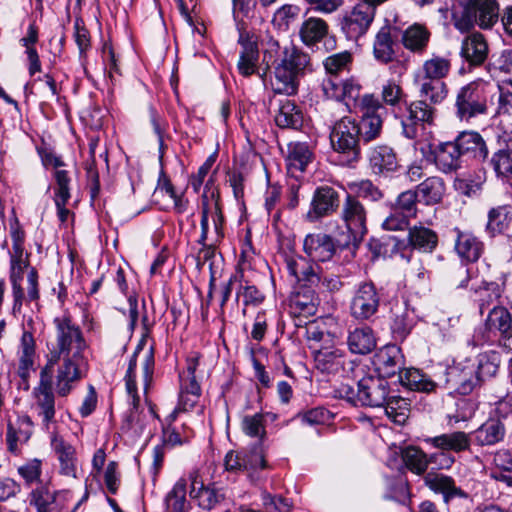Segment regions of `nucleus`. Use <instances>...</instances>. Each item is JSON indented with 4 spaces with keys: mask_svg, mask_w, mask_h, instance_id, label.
<instances>
[{
    "mask_svg": "<svg viewBox=\"0 0 512 512\" xmlns=\"http://www.w3.org/2000/svg\"><path fill=\"white\" fill-rule=\"evenodd\" d=\"M408 241L413 248L431 253L437 246L438 236L430 228L423 225H415L409 229Z\"/></svg>",
    "mask_w": 512,
    "mask_h": 512,
    "instance_id": "nucleus-39",
    "label": "nucleus"
},
{
    "mask_svg": "<svg viewBox=\"0 0 512 512\" xmlns=\"http://www.w3.org/2000/svg\"><path fill=\"white\" fill-rule=\"evenodd\" d=\"M486 328L499 334V344L512 350V317L509 311L502 306L494 307L486 319Z\"/></svg>",
    "mask_w": 512,
    "mask_h": 512,
    "instance_id": "nucleus-20",
    "label": "nucleus"
},
{
    "mask_svg": "<svg viewBox=\"0 0 512 512\" xmlns=\"http://www.w3.org/2000/svg\"><path fill=\"white\" fill-rule=\"evenodd\" d=\"M455 249L462 259L475 262L481 256L483 244L472 233L457 230Z\"/></svg>",
    "mask_w": 512,
    "mask_h": 512,
    "instance_id": "nucleus-38",
    "label": "nucleus"
},
{
    "mask_svg": "<svg viewBox=\"0 0 512 512\" xmlns=\"http://www.w3.org/2000/svg\"><path fill=\"white\" fill-rule=\"evenodd\" d=\"M424 482L432 491L441 493L445 501L464 496V493L456 486L455 481L450 476L430 472L424 476Z\"/></svg>",
    "mask_w": 512,
    "mask_h": 512,
    "instance_id": "nucleus-37",
    "label": "nucleus"
},
{
    "mask_svg": "<svg viewBox=\"0 0 512 512\" xmlns=\"http://www.w3.org/2000/svg\"><path fill=\"white\" fill-rule=\"evenodd\" d=\"M490 165L496 176L501 179H512V151L501 148L492 154Z\"/></svg>",
    "mask_w": 512,
    "mask_h": 512,
    "instance_id": "nucleus-53",
    "label": "nucleus"
},
{
    "mask_svg": "<svg viewBox=\"0 0 512 512\" xmlns=\"http://www.w3.org/2000/svg\"><path fill=\"white\" fill-rule=\"evenodd\" d=\"M33 433V422L28 416H20L7 426L6 443L11 453L18 454Z\"/></svg>",
    "mask_w": 512,
    "mask_h": 512,
    "instance_id": "nucleus-24",
    "label": "nucleus"
},
{
    "mask_svg": "<svg viewBox=\"0 0 512 512\" xmlns=\"http://www.w3.org/2000/svg\"><path fill=\"white\" fill-rule=\"evenodd\" d=\"M341 217L354 242L361 241L367 233V211L354 196L347 195L342 204Z\"/></svg>",
    "mask_w": 512,
    "mask_h": 512,
    "instance_id": "nucleus-15",
    "label": "nucleus"
},
{
    "mask_svg": "<svg viewBox=\"0 0 512 512\" xmlns=\"http://www.w3.org/2000/svg\"><path fill=\"white\" fill-rule=\"evenodd\" d=\"M189 480L191 482L190 496L197 501L201 508L212 509L224 498L220 491L204 486L198 471L191 472Z\"/></svg>",
    "mask_w": 512,
    "mask_h": 512,
    "instance_id": "nucleus-29",
    "label": "nucleus"
},
{
    "mask_svg": "<svg viewBox=\"0 0 512 512\" xmlns=\"http://www.w3.org/2000/svg\"><path fill=\"white\" fill-rule=\"evenodd\" d=\"M432 155L436 167L444 173L456 171L461 166L462 154L455 140L439 143L432 150Z\"/></svg>",
    "mask_w": 512,
    "mask_h": 512,
    "instance_id": "nucleus-26",
    "label": "nucleus"
},
{
    "mask_svg": "<svg viewBox=\"0 0 512 512\" xmlns=\"http://www.w3.org/2000/svg\"><path fill=\"white\" fill-rule=\"evenodd\" d=\"M201 235L199 242L203 244L197 256V265L201 269L208 265L211 276L214 275V264L216 257L215 244L223 238V215L220 208L219 196L212 191L202 195L201 202Z\"/></svg>",
    "mask_w": 512,
    "mask_h": 512,
    "instance_id": "nucleus-3",
    "label": "nucleus"
},
{
    "mask_svg": "<svg viewBox=\"0 0 512 512\" xmlns=\"http://www.w3.org/2000/svg\"><path fill=\"white\" fill-rule=\"evenodd\" d=\"M351 62V54L347 51L333 54L324 61V67L329 75H337Z\"/></svg>",
    "mask_w": 512,
    "mask_h": 512,
    "instance_id": "nucleus-62",
    "label": "nucleus"
},
{
    "mask_svg": "<svg viewBox=\"0 0 512 512\" xmlns=\"http://www.w3.org/2000/svg\"><path fill=\"white\" fill-rule=\"evenodd\" d=\"M493 470L491 477L497 481L512 486V454L507 449L494 452L492 460Z\"/></svg>",
    "mask_w": 512,
    "mask_h": 512,
    "instance_id": "nucleus-40",
    "label": "nucleus"
},
{
    "mask_svg": "<svg viewBox=\"0 0 512 512\" xmlns=\"http://www.w3.org/2000/svg\"><path fill=\"white\" fill-rule=\"evenodd\" d=\"M417 192L406 190L398 195L392 209L395 212L406 215L407 217H415L417 212Z\"/></svg>",
    "mask_w": 512,
    "mask_h": 512,
    "instance_id": "nucleus-57",
    "label": "nucleus"
},
{
    "mask_svg": "<svg viewBox=\"0 0 512 512\" xmlns=\"http://www.w3.org/2000/svg\"><path fill=\"white\" fill-rule=\"evenodd\" d=\"M35 354L34 337L30 332L25 331L21 336L18 350V375L23 380H26L29 377L30 371L34 369Z\"/></svg>",
    "mask_w": 512,
    "mask_h": 512,
    "instance_id": "nucleus-36",
    "label": "nucleus"
},
{
    "mask_svg": "<svg viewBox=\"0 0 512 512\" xmlns=\"http://www.w3.org/2000/svg\"><path fill=\"white\" fill-rule=\"evenodd\" d=\"M67 493H54L47 487L41 486L31 493L30 504L34 505L37 512H53L60 497H65Z\"/></svg>",
    "mask_w": 512,
    "mask_h": 512,
    "instance_id": "nucleus-49",
    "label": "nucleus"
},
{
    "mask_svg": "<svg viewBox=\"0 0 512 512\" xmlns=\"http://www.w3.org/2000/svg\"><path fill=\"white\" fill-rule=\"evenodd\" d=\"M392 28L388 25L383 26L376 34L373 43L374 58L383 64L392 62L395 58V48L397 46L391 35Z\"/></svg>",
    "mask_w": 512,
    "mask_h": 512,
    "instance_id": "nucleus-32",
    "label": "nucleus"
},
{
    "mask_svg": "<svg viewBox=\"0 0 512 512\" xmlns=\"http://www.w3.org/2000/svg\"><path fill=\"white\" fill-rule=\"evenodd\" d=\"M309 57L293 46L285 47L282 58L274 69L272 87L276 93L292 95L296 93L298 74L308 65Z\"/></svg>",
    "mask_w": 512,
    "mask_h": 512,
    "instance_id": "nucleus-4",
    "label": "nucleus"
},
{
    "mask_svg": "<svg viewBox=\"0 0 512 512\" xmlns=\"http://www.w3.org/2000/svg\"><path fill=\"white\" fill-rule=\"evenodd\" d=\"M402 459L406 467L417 475H422L430 463V456L415 446H409L402 450Z\"/></svg>",
    "mask_w": 512,
    "mask_h": 512,
    "instance_id": "nucleus-50",
    "label": "nucleus"
},
{
    "mask_svg": "<svg viewBox=\"0 0 512 512\" xmlns=\"http://www.w3.org/2000/svg\"><path fill=\"white\" fill-rule=\"evenodd\" d=\"M56 187L54 188V202L57 207L58 217L61 222H65L69 215V210L66 209L70 194V182L71 179L68 175V171L59 170L55 173Z\"/></svg>",
    "mask_w": 512,
    "mask_h": 512,
    "instance_id": "nucleus-34",
    "label": "nucleus"
},
{
    "mask_svg": "<svg viewBox=\"0 0 512 512\" xmlns=\"http://www.w3.org/2000/svg\"><path fill=\"white\" fill-rule=\"evenodd\" d=\"M380 296L371 282L361 283L350 302V313L356 320L371 319L378 311Z\"/></svg>",
    "mask_w": 512,
    "mask_h": 512,
    "instance_id": "nucleus-13",
    "label": "nucleus"
},
{
    "mask_svg": "<svg viewBox=\"0 0 512 512\" xmlns=\"http://www.w3.org/2000/svg\"><path fill=\"white\" fill-rule=\"evenodd\" d=\"M348 346L351 352L366 354L376 346V340L370 327H359L349 333Z\"/></svg>",
    "mask_w": 512,
    "mask_h": 512,
    "instance_id": "nucleus-41",
    "label": "nucleus"
},
{
    "mask_svg": "<svg viewBox=\"0 0 512 512\" xmlns=\"http://www.w3.org/2000/svg\"><path fill=\"white\" fill-rule=\"evenodd\" d=\"M53 369L44 367L40 373V383L34 388L35 409L42 424L48 430L55 421V397L52 392Z\"/></svg>",
    "mask_w": 512,
    "mask_h": 512,
    "instance_id": "nucleus-11",
    "label": "nucleus"
},
{
    "mask_svg": "<svg viewBox=\"0 0 512 512\" xmlns=\"http://www.w3.org/2000/svg\"><path fill=\"white\" fill-rule=\"evenodd\" d=\"M450 70V62L441 57H433L423 64L425 79L437 80L444 78Z\"/></svg>",
    "mask_w": 512,
    "mask_h": 512,
    "instance_id": "nucleus-56",
    "label": "nucleus"
},
{
    "mask_svg": "<svg viewBox=\"0 0 512 512\" xmlns=\"http://www.w3.org/2000/svg\"><path fill=\"white\" fill-rule=\"evenodd\" d=\"M360 130L356 121L350 117H343L337 121L330 133V142L334 151L347 154L351 160L359 155L358 142Z\"/></svg>",
    "mask_w": 512,
    "mask_h": 512,
    "instance_id": "nucleus-10",
    "label": "nucleus"
},
{
    "mask_svg": "<svg viewBox=\"0 0 512 512\" xmlns=\"http://www.w3.org/2000/svg\"><path fill=\"white\" fill-rule=\"evenodd\" d=\"M27 277V299L30 301L39 298L38 291V274L35 268L30 266L28 253H10V272L9 280L12 286V294L14 298L13 309H20L25 299L22 281L24 276Z\"/></svg>",
    "mask_w": 512,
    "mask_h": 512,
    "instance_id": "nucleus-7",
    "label": "nucleus"
},
{
    "mask_svg": "<svg viewBox=\"0 0 512 512\" xmlns=\"http://www.w3.org/2000/svg\"><path fill=\"white\" fill-rule=\"evenodd\" d=\"M349 188L358 197L376 202L382 199V192L370 180H361L349 184Z\"/></svg>",
    "mask_w": 512,
    "mask_h": 512,
    "instance_id": "nucleus-58",
    "label": "nucleus"
},
{
    "mask_svg": "<svg viewBox=\"0 0 512 512\" xmlns=\"http://www.w3.org/2000/svg\"><path fill=\"white\" fill-rule=\"evenodd\" d=\"M312 158V149L306 142L296 141L288 144L286 162L291 173L294 171L303 172Z\"/></svg>",
    "mask_w": 512,
    "mask_h": 512,
    "instance_id": "nucleus-35",
    "label": "nucleus"
},
{
    "mask_svg": "<svg viewBox=\"0 0 512 512\" xmlns=\"http://www.w3.org/2000/svg\"><path fill=\"white\" fill-rule=\"evenodd\" d=\"M302 113L290 100L281 102L275 115V123L280 128H298L302 124Z\"/></svg>",
    "mask_w": 512,
    "mask_h": 512,
    "instance_id": "nucleus-47",
    "label": "nucleus"
},
{
    "mask_svg": "<svg viewBox=\"0 0 512 512\" xmlns=\"http://www.w3.org/2000/svg\"><path fill=\"white\" fill-rule=\"evenodd\" d=\"M242 430L250 437L262 439L266 434L262 414L256 413L254 415L245 416L242 420Z\"/></svg>",
    "mask_w": 512,
    "mask_h": 512,
    "instance_id": "nucleus-60",
    "label": "nucleus"
},
{
    "mask_svg": "<svg viewBox=\"0 0 512 512\" xmlns=\"http://www.w3.org/2000/svg\"><path fill=\"white\" fill-rule=\"evenodd\" d=\"M50 447L58 462L59 474L67 478L77 479L79 460L75 447L57 432L51 433Z\"/></svg>",
    "mask_w": 512,
    "mask_h": 512,
    "instance_id": "nucleus-14",
    "label": "nucleus"
},
{
    "mask_svg": "<svg viewBox=\"0 0 512 512\" xmlns=\"http://www.w3.org/2000/svg\"><path fill=\"white\" fill-rule=\"evenodd\" d=\"M327 32L328 26L326 22L315 17L307 19L300 29L301 38L307 45L317 43L327 35Z\"/></svg>",
    "mask_w": 512,
    "mask_h": 512,
    "instance_id": "nucleus-51",
    "label": "nucleus"
},
{
    "mask_svg": "<svg viewBox=\"0 0 512 512\" xmlns=\"http://www.w3.org/2000/svg\"><path fill=\"white\" fill-rule=\"evenodd\" d=\"M400 383L411 389L423 392L433 391L435 383L422 374L418 369H402L399 374Z\"/></svg>",
    "mask_w": 512,
    "mask_h": 512,
    "instance_id": "nucleus-48",
    "label": "nucleus"
},
{
    "mask_svg": "<svg viewBox=\"0 0 512 512\" xmlns=\"http://www.w3.org/2000/svg\"><path fill=\"white\" fill-rule=\"evenodd\" d=\"M359 107L362 114L358 124L359 136L363 141L369 142L380 136L386 108L373 94L363 95Z\"/></svg>",
    "mask_w": 512,
    "mask_h": 512,
    "instance_id": "nucleus-9",
    "label": "nucleus"
},
{
    "mask_svg": "<svg viewBox=\"0 0 512 512\" xmlns=\"http://www.w3.org/2000/svg\"><path fill=\"white\" fill-rule=\"evenodd\" d=\"M416 192L426 204H436L444 195L445 185L441 178L429 177L417 186Z\"/></svg>",
    "mask_w": 512,
    "mask_h": 512,
    "instance_id": "nucleus-46",
    "label": "nucleus"
},
{
    "mask_svg": "<svg viewBox=\"0 0 512 512\" xmlns=\"http://www.w3.org/2000/svg\"><path fill=\"white\" fill-rule=\"evenodd\" d=\"M486 182V171L479 169L464 177H458L454 181L455 189L468 197L479 194Z\"/></svg>",
    "mask_w": 512,
    "mask_h": 512,
    "instance_id": "nucleus-43",
    "label": "nucleus"
},
{
    "mask_svg": "<svg viewBox=\"0 0 512 512\" xmlns=\"http://www.w3.org/2000/svg\"><path fill=\"white\" fill-rule=\"evenodd\" d=\"M241 453L243 471H255L265 467L266 462L260 445L255 446L250 451H243Z\"/></svg>",
    "mask_w": 512,
    "mask_h": 512,
    "instance_id": "nucleus-59",
    "label": "nucleus"
},
{
    "mask_svg": "<svg viewBox=\"0 0 512 512\" xmlns=\"http://www.w3.org/2000/svg\"><path fill=\"white\" fill-rule=\"evenodd\" d=\"M54 326L55 335L48 343L45 367L53 369L61 361L55 386L57 394L64 397L86 373L87 362L82 354L86 344L80 327L70 317L55 318Z\"/></svg>",
    "mask_w": 512,
    "mask_h": 512,
    "instance_id": "nucleus-1",
    "label": "nucleus"
},
{
    "mask_svg": "<svg viewBox=\"0 0 512 512\" xmlns=\"http://www.w3.org/2000/svg\"><path fill=\"white\" fill-rule=\"evenodd\" d=\"M19 475L31 484L39 480L42 473V462L39 459H32L18 467Z\"/></svg>",
    "mask_w": 512,
    "mask_h": 512,
    "instance_id": "nucleus-63",
    "label": "nucleus"
},
{
    "mask_svg": "<svg viewBox=\"0 0 512 512\" xmlns=\"http://www.w3.org/2000/svg\"><path fill=\"white\" fill-rule=\"evenodd\" d=\"M402 405H406L404 399L387 396V401L383 407L385 408L386 415L395 423L402 424L407 418L406 409L403 408Z\"/></svg>",
    "mask_w": 512,
    "mask_h": 512,
    "instance_id": "nucleus-61",
    "label": "nucleus"
},
{
    "mask_svg": "<svg viewBox=\"0 0 512 512\" xmlns=\"http://www.w3.org/2000/svg\"><path fill=\"white\" fill-rule=\"evenodd\" d=\"M429 31L420 24H414L408 27L402 36L404 47L415 53H422L429 42Z\"/></svg>",
    "mask_w": 512,
    "mask_h": 512,
    "instance_id": "nucleus-42",
    "label": "nucleus"
},
{
    "mask_svg": "<svg viewBox=\"0 0 512 512\" xmlns=\"http://www.w3.org/2000/svg\"><path fill=\"white\" fill-rule=\"evenodd\" d=\"M473 366L476 368L477 376L480 382L493 377L499 368V355L496 352H488L480 354L475 360H472Z\"/></svg>",
    "mask_w": 512,
    "mask_h": 512,
    "instance_id": "nucleus-52",
    "label": "nucleus"
},
{
    "mask_svg": "<svg viewBox=\"0 0 512 512\" xmlns=\"http://www.w3.org/2000/svg\"><path fill=\"white\" fill-rule=\"evenodd\" d=\"M338 195L330 187H321L314 193L311 208L307 212V219L315 221L320 217L326 216L337 207Z\"/></svg>",
    "mask_w": 512,
    "mask_h": 512,
    "instance_id": "nucleus-28",
    "label": "nucleus"
},
{
    "mask_svg": "<svg viewBox=\"0 0 512 512\" xmlns=\"http://www.w3.org/2000/svg\"><path fill=\"white\" fill-rule=\"evenodd\" d=\"M391 320L393 333L399 336L407 335L412 326L413 318L412 312L404 302H396L391 308Z\"/></svg>",
    "mask_w": 512,
    "mask_h": 512,
    "instance_id": "nucleus-44",
    "label": "nucleus"
},
{
    "mask_svg": "<svg viewBox=\"0 0 512 512\" xmlns=\"http://www.w3.org/2000/svg\"><path fill=\"white\" fill-rule=\"evenodd\" d=\"M304 252L313 261L325 262L335 254V243L331 236L325 233H311L303 240Z\"/></svg>",
    "mask_w": 512,
    "mask_h": 512,
    "instance_id": "nucleus-21",
    "label": "nucleus"
},
{
    "mask_svg": "<svg viewBox=\"0 0 512 512\" xmlns=\"http://www.w3.org/2000/svg\"><path fill=\"white\" fill-rule=\"evenodd\" d=\"M448 383L460 395H468L481 385L472 359L455 363L448 369Z\"/></svg>",
    "mask_w": 512,
    "mask_h": 512,
    "instance_id": "nucleus-16",
    "label": "nucleus"
},
{
    "mask_svg": "<svg viewBox=\"0 0 512 512\" xmlns=\"http://www.w3.org/2000/svg\"><path fill=\"white\" fill-rule=\"evenodd\" d=\"M434 448L443 451H453L456 453L467 451L470 449L472 442L471 433L464 431H454L444 433L425 440Z\"/></svg>",
    "mask_w": 512,
    "mask_h": 512,
    "instance_id": "nucleus-30",
    "label": "nucleus"
},
{
    "mask_svg": "<svg viewBox=\"0 0 512 512\" xmlns=\"http://www.w3.org/2000/svg\"><path fill=\"white\" fill-rule=\"evenodd\" d=\"M506 425L498 416H490L477 429L471 432L474 445L479 447H491L501 443L506 436Z\"/></svg>",
    "mask_w": 512,
    "mask_h": 512,
    "instance_id": "nucleus-19",
    "label": "nucleus"
},
{
    "mask_svg": "<svg viewBox=\"0 0 512 512\" xmlns=\"http://www.w3.org/2000/svg\"><path fill=\"white\" fill-rule=\"evenodd\" d=\"M452 14L455 27L466 32L474 24L483 29L492 27L499 18L497 2H458L453 5Z\"/></svg>",
    "mask_w": 512,
    "mask_h": 512,
    "instance_id": "nucleus-6",
    "label": "nucleus"
},
{
    "mask_svg": "<svg viewBox=\"0 0 512 512\" xmlns=\"http://www.w3.org/2000/svg\"><path fill=\"white\" fill-rule=\"evenodd\" d=\"M372 363L379 377L383 379L392 377L396 373L399 375L404 365L401 349L394 344L386 345L374 354Z\"/></svg>",
    "mask_w": 512,
    "mask_h": 512,
    "instance_id": "nucleus-18",
    "label": "nucleus"
},
{
    "mask_svg": "<svg viewBox=\"0 0 512 512\" xmlns=\"http://www.w3.org/2000/svg\"><path fill=\"white\" fill-rule=\"evenodd\" d=\"M488 53V43L481 33H472L462 41L460 55L470 66L482 65L487 59Z\"/></svg>",
    "mask_w": 512,
    "mask_h": 512,
    "instance_id": "nucleus-25",
    "label": "nucleus"
},
{
    "mask_svg": "<svg viewBox=\"0 0 512 512\" xmlns=\"http://www.w3.org/2000/svg\"><path fill=\"white\" fill-rule=\"evenodd\" d=\"M369 166L373 174L386 176L398 168V160L394 150L387 145H377L368 153Z\"/></svg>",
    "mask_w": 512,
    "mask_h": 512,
    "instance_id": "nucleus-22",
    "label": "nucleus"
},
{
    "mask_svg": "<svg viewBox=\"0 0 512 512\" xmlns=\"http://www.w3.org/2000/svg\"><path fill=\"white\" fill-rule=\"evenodd\" d=\"M301 421L308 425H322L326 424L331 419V414L328 410L317 407L310 409L298 416Z\"/></svg>",
    "mask_w": 512,
    "mask_h": 512,
    "instance_id": "nucleus-64",
    "label": "nucleus"
},
{
    "mask_svg": "<svg viewBox=\"0 0 512 512\" xmlns=\"http://www.w3.org/2000/svg\"><path fill=\"white\" fill-rule=\"evenodd\" d=\"M455 141L462 155L483 162L488 158L489 149L484 138L476 131H463Z\"/></svg>",
    "mask_w": 512,
    "mask_h": 512,
    "instance_id": "nucleus-27",
    "label": "nucleus"
},
{
    "mask_svg": "<svg viewBox=\"0 0 512 512\" xmlns=\"http://www.w3.org/2000/svg\"><path fill=\"white\" fill-rule=\"evenodd\" d=\"M238 42L242 46L238 61V70L243 76H250L256 71L258 61V49L255 41L251 40L248 33L240 32Z\"/></svg>",
    "mask_w": 512,
    "mask_h": 512,
    "instance_id": "nucleus-33",
    "label": "nucleus"
},
{
    "mask_svg": "<svg viewBox=\"0 0 512 512\" xmlns=\"http://www.w3.org/2000/svg\"><path fill=\"white\" fill-rule=\"evenodd\" d=\"M419 96L420 100L430 101L431 104L441 103L447 96V86L442 81L430 80L419 77Z\"/></svg>",
    "mask_w": 512,
    "mask_h": 512,
    "instance_id": "nucleus-45",
    "label": "nucleus"
},
{
    "mask_svg": "<svg viewBox=\"0 0 512 512\" xmlns=\"http://www.w3.org/2000/svg\"><path fill=\"white\" fill-rule=\"evenodd\" d=\"M455 115L460 121L469 122L472 118L485 115L488 111L485 85L470 82L456 93Z\"/></svg>",
    "mask_w": 512,
    "mask_h": 512,
    "instance_id": "nucleus-8",
    "label": "nucleus"
},
{
    "mask_svg": "<svg viewBox=\"0 0 512 512\" xmlns=\"http://www.w3.org/2000/svg\"><path fill=\"white\" fill-rule=\"evenodd\" d=\"M323 94L328 99L337 101L355 100L359 97L360 87L352 80H341L337 75H328L321 83Z\"/></svg>",
    "mask_w": 512,
    "mask_h": 512,
    "instance_id": "nucleus-23",
    "label": "nucleus"
},
{
    "mask_svg": "<svg viewBox=\"0 0 512 512\" xmlns=\"http://www.w3.org/2000/svg\"><path fill=\"white\" fill-rule=\"evenodd\" d=\"M314 361L318 370L328 374L339 373L346 363L344 351L336 347H323L316 350Z\"/></svg>",
    "mask_w": 512,
    "mask_h": 512,
    "instance_id": "nucleus-31",
    "label": "nucleus"
},
{
    "mask_svg": "<svg viewBox=\"0 0 512 512\" xmlns=\"http://www.w3.org/2000/svg\"><path fill=\"white\" fill-rule=\"evenodd\" d=\"M140 360L143 373L144 389L147 390L154 371V349L153 346L145 347V341L141 340L130 358L128 369L125 375L126 391L132 408L126 416L123 429L132 432L134 435L143 433L148 415L139 411V395L135 381V369Z\"/></svg>",
    "mask_w": 512,
    "mask_h": 512,
    "instance_id": "nucleus-2",
    "label": "nucleus"
},
{
    "mask_svg": "<svg viewBox=\"0 0 512 512\" xmlns=\"http://www.w3.org/2000/svg\"><path fill=\"white\" fill-rule=\"evenodd\" d=\"M166 507L168 512H186L188 504L186 501V481L178 480L172 490L167 494Z\"/></svg>",
    "mask_w": 512,
    "mask_h": 512,
    "instance_id": "nucleus-54",
    "label": "nucleus"
},
{
    "mask_svg": "<svg viewBox=\"0 0 512 512\" xmlns=\"http://www.w3.org/2000/svg\"><path fill=\"white\" fill-rule=\"evenodd\" d=\"M376 2H358L346 12L342 20V30L350 39H358L369 29L375 16Z\"/></svg>",
    "mask_w": 512,
    "mask_h": 512,
    "instance_id": "nucleus-12",
    "label": "nucleus"
},
{
    "mask_svg": "<svg viewBox=\"0 0 512 512\" xmlns=\"http://www.w3.org/2000/svg\"><path fill=\"white\" fill-rule=\"evenodd\" d=\"M436 109L425 100H416L408 106V117L402 121L403 134L408 139L417 137L418 125H432L434 123Z\"/></svg>",
    "mask_w": 512,
    "mask_h": 512,
    "instance_id": "nucleus-17",
    "label": "nucleus"
},
{
    "mask_svg": "<svg viewBox=\"0 0 512 512\" xmlns=\"http://www.w3.org/2000/svg\"><path fill=\"white\" fill-rule=\"evenodd\" d=\"M512 219V213L507 206L492 208L488 213L487 230L492 233H502L505 231Z\"/></svg>",
    "mask_w": 512,
    "mask_h": 512,
    "instance_id": "nucleus-55",
    "label": "nucleus"
},
{
    "mask_svg": "<svg viewBox=\"0 0 512 512\" xmlns=\"http://www.w3.org/2000/svg\"><path fill=\"white\" fill-rule=\"evenodd\" d=\"M337 392L340 398L355 406L382 407L387 401L389 385L379 376L368 375L359 380L357 391L348 384H342Z\"/></svg>",
    "mask_w": 512,
    "mask_h": 512,
    "instance_id": "nucleus-5",
    "label": "nucleus"
}]
</instances>
